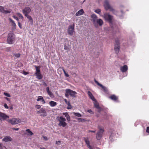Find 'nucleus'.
<instances>
[{
	"label": "nucleus",
	"mask_w": 149,
	"mask_h": 149,
	"mask_svg": "<svg viewBox=\"0 0 149 149\" xmlns=\"http://www.w3.org/2000/svg\"><path fill=\"white\" fill-rule=\"evenodd\" d=\"M15 39V35L13 32L10 31L7 36V42L8 44H13Z\"/></svg>",
	"instance_id": "f257e3e1"
},
{
	"label": "nucleus",
	"mask_w": 149,
	"mask_h": 149,
	"mask_svg": "<svg viewBox=\"0 0 149 149\" xmlns=\"http://www.w3.org/2000/svg\"><path fill=\"white\" fill-rule=\"evenodd\" d=\"M104 6L106 10H109L110 11H111L114 14H117V11L114 10L110 5L108 1L107 0L105 1L104 4Z\"/></svg>",
	"instance_id": "f03ea898"
},
{
	"label": "nucleus",
	"mask_w": 149,
	"mask_h": 149,
	"mask_svg": "<svg viewBox=\"0 0 149 149\" xmlns=\"http://www.w3.org/2000/svg\"><path fill=\"white\" fill-rule=\"evenodd\" d=\"M98 129H99V130L98 131L96 134V138L97 140H100L102 137L104 130L102 128L99 126L98 127Z\"/></svg>",
	"instance_id": "7ed1b4c3"
},
{
	"label": "nucleus",
	"mask_w": 149,
	"mask_h": 149,
	"mask_svg": "<svg viewBox=\"0 0 149 149\" xmlns=\"http://www.w3.org/2000/svg\"><path fill=\"white\" fill-rule=\"evenodd\" d=\"M59 123L58 124L59 126H62L65 127L67 125V123L65 122L66 121V119L62 116H60L57 119Z\"/></svg>",
	"instance_id": "20e7f679"
},
{
	"label": "nucleus",
	"mask_w": 149,
	"mask_h": 149,
	"mask_svg": "<svg viewBox=\"0 0 149 149\" xmlns=\"http://www.w3.org/2000/svg\"><path fill=\"white\" fill-rule=\"evenodd\" d=\"M120 48L119 41L118 38L116 39H115V44L114 49L116 54L118 53Z\"/></svg>",
	"instance_id": "39448f33"
},
{
	"label": "nucleus",
	"mask_w": 149,
	"mask_h": 149,
	"mask_svg": "<svg viewBox=\"0 0 149 149\" xmlns=\"http://www.w3.org/2000/svg\"><path fill=\"white\" fill-rule=\"evenodd\" d=\"M37 113L39 114L41 116L45 117L47 115L46 109L44 108H41L39 111H37Z\"/></svg>",
	"instance_id": "423d86ee"
},
{
	"label": "nucleus",
	"mask_w": 149,
	"mask_h": 149,
	"mask_svg": "<svg viewBox=\"0 0 149 149\" xmlns=\"http://www.w3.org/2000/svg\"><path fill=\"white\" fill-rule=\"evenodd\" d=\"M104 17L105 19L108 21L110 24H112L113 16L108 13L105 14L104 15Z\"/></svg>",
	"instance_id": "0eeeda50"
},
{
	"label": "nucleus",
	"mask_w": 149,
	"mask_h": 149,
	"mask_svg": "<svg viewBox=\"0 0 149 149\" xmlns=\"http://www.w3.org/2000/svg\"><path fill=\"white\" fill-rule=\"evenodd\" d=\"M74 24H73V25H70L68 27L67 30L70 36H72L74 34Z\"/></svg>",
	"instance_id": "6e6552de"
},
{
	"label": "nucleus",
	"mask_w": 149,
	"mask_h": 149,
	"mask_svg": "<svg viewBox=\"0 0 149 149\" xmlns=\"http://www.w3.org/2000/svg\"><path fill=\"white\" fill-rule=\"evenodd\" d=\"M8 121L12 125H15L19 123L20 122V120L19 118H13L8 120Z\"/></svg>",
	"instance_id": "1a4fd4ad"
},
{
	"label": "nucleus",
	"mask_w": 149,
	"mask_h": 149,
	"mask_svg": "<svg viewBox=\"0 0 149 149\" xmlns=\"http://www.w3.org/2000/svg\"><path fill=\"white\" fill-rule=\"evenodd\" d=\"M66 92L68 93L71 96L73 97H75V95L77 94L76 92L70 89H66Z\"/></svg>",
	"instance_id": "9d476101"
},
{
	"label": "nucleus",
	"mask_w": 149,
	"mask_h": 149,
	"mask_svg": "<svg viewBox=\"0 0 149 149\" xmlns=\"http://www.w3.org/2000/svg\"><path fill=\"white\" fill-rule=\"evenodd\" d=\"M8 118L9 116L5 113L0 112V120H4Z\"/></svg>",
	"instance_id": "9b49d317"
},
{
	"label": "nucleus",
	"mask_w": 149,
	"mask_h": 149,
	"mask_svg": "<svg viewBox=\"0 0 149 149\" xmlns=\"http://www.w3.org/2000/svg\"><path fill=\"white\" fill-rule=\"evenodd\" d=\"M31 9L29 7H26L22 10V12L24 15H26L31 12Z\"/></svg>",
	"instance_id": "f8f14e48"
},
{
	"label": "nucleus",
	"mask_w": 149,
	"mask_h": 149,
	"mask_svg": "<svg viewBox=\"0 0 149 149\" xmlns=\"http://www.w3.org/2000/svg\"><path fill=\"white\" fill-rule=\"evenodd\" d=\"M103 24V22L102 20L101 19H98L96 21V22L95 24L94 25L95 27H97L98 24L100 26H102Z\"/></svg>",
	"instance_id": "ddd939ff"
},
{
	"label": "nucleus",
	"mask_w": 149,
	"mask_h": 149,
	"mask_svg": "<svg viewBox=\"0 0 149 149\" xmlns=\"http://www.w3.org/2000/svg\"><path fill=\"white\" fill-rule=\"evenodd\" d=\"M0 12L4 14H8L10 13L11 12L9 10H4L3 6H0Z\"/></svg>",
	"instance_id": "4468645a"
},
{
	"label": "nucleus",
	"mask_w": 149,
	"mask_h": 149,
	"mask_svg": "<svg viewBox=\"0 0 149 149\" xmlns=\"http://www.w3.org/2000/svg\"><path fill=\"white\" fill-rule=\"evenodd\" d=\"M93 24H95L96 21L98 19L97 15L95 14H93L91 16Z\"/></svg>",
	"instance_id": "2eb2a0df"
},
{
	"label": "nucleus",
	"mask_w": 149,
	"mask_h": 149,
	"mask_svg": "<svg viewBox=\"0 0 149 149\" xmlns=\"http://www.w3.org/2000/svg\"><path fill=\"white\" fill-rule=\"evenodd\" d=\"M12 140V139L10 136H6L2 139V141L6 142L8 141H10Z\"/></svg>",
	"instance_id": "dca6fc26"
},
{
	"label": "nucleus",
	"mask_w": 149,
	"mask_h": 149,
	"mask_svg": "<svg viewBox=\"0 0 149 149\" xmlns=\"http://www.w3.org/2000/svg\"><path fill=\"white\" fill-rule=\"evenodd\" d=\"M128 69V67L126 65H125L123 66H122L120 68V70L121 72H126Z\"/></svg>",
	"instance_id": "f3484780"
},
{
	"label": "nucleus",
	"mask_w": 149,
	"mask_h": 149,
	"mask_svg": "<svg viewBox=\"0 0 149 149\" xmlns=\"http://www.w3.org/2000/svg\"><path fill=\"white\" fill-rule=\"evenodd\" d=\"M37 101H40L42 102V104H44L45 103V102L44 100L43 97L41 96H38Z\"/></svg>",
	"instance_id": "a211bd4d"
},
{
	"label": "nucleus",
	"mask_w": 149,
	"mask_h": 149,
	"mask_svg": "<svg viewBox=\"0 0 149 149\" xmlns=\"http://www.w3.org/2000/svg\"><path fill=\"white\" fill-rule=\"evenodd\" d=\"M9 20L10 21V22L11 23L12 26H13L12 28L13 29H15L16 25L14 21L10 18L9 19Z\"/></svg>",
	"instance_id": "6ab92c4d"
},
{
	"label": "nucleus",
	"mask_w": 149,
	"mask_h": 149,
	"mask_svg": "<svg viewBox=\"0 0 149 149\" xmlns=\"http://www.w3.org/2000/svg\"><path fill=\"white\" fill-rule=\"evenodd\" d=\"M88 94L90 97V98L93 100V101H95L96 99L94 98V96H93V94L91 93L90 91H88Z\"/></svg>",
	"instance_id": "aec40b11"
},
{
	"label": "nucleus",
	"mask_w": 149,
	"mask_h": 149,
	"mask_svg": "<svg viewBox=\"0 0 149 149\" xmlns=\"http://www.w3.org/2000/svg\"><path fill=\"white\" fill-rule=\"evenodd\" d=\"M64 101L65 102L66 104L68 105V107H67V109H71L72 107L71 106L70 102L69 101H68L66 99H65Z\"/></svg>",
	"instance_id": "412c9836"
},
{
	"label": "nucleus",
	"mask_w": 149,
	"mask_h": 149,
	"mask_svg": "<svg viewBox=\"0 0 149 149\" xmlns=\"http://www.w3.org/2000/svg\"><path fill=\"white\" fill-rule=\"evenodd\" d=\"M84 13V11L83 9H81L77 12L75 14L76 16H80L83 15Z\"/></svg>",
	"instance_id": "4be33fe9"
},
{
	"label": "nucleus",
	"mask_w": 149,
	"mask_h": 149,
	"mask_svg": "<svg viewBox=\"0 0 149 149\" xmlns=\"http://www.w3.org/2000/svg\"><path fill=\"white\" fill-rule=\"evenodd\" d=\"M94 106L95 107L98 109V112L100 113L101 111V108L99 106L98 103L97 102H95L94 104Z\"/></svg>",
	"instance_id": "5701e85b"
},
{
	"label": "nucleus",
	"mask_w": 149,
	"mask_h": 149,
	"mask_svg": "<svg viewBox=\"0 0 149 149\" xmlns=\"http://www.w3.org/2000/svg\"><path fill=\"white\" fill-rule=\"evenodd\" d=\"M63 114L66 117L67 121L68 122L70 121V118L68 113H63Z\"/></svg>",
	"instance_id": "b1692460"
},
{
	"label": "nucleus",
	"mask_w": 149,
	"mask_h": 149,
	"mask_svg": "<svg viewBox=\"0 0 149 149\" xmlns=\"http://www.w3.org/2000/svg\"><path fill=\"white\" fill-rule=\"evenodd\" d=\"M109 98L114 101H118V97L114 95H113L110 96Z\"/></svg>",
	"instance_id": "393cba45"
},
{
	"label": "nucleus",
	"mask_w": 149,
	"mask_h": 149,
	"mask_svg": "<svg viewBox=\"0 0 149 149\" xmlns=\"http://www.w3.org/2000/svg\"><path fill=\"white\" fill-rule=\"evenodd\" d=\"M25 16L27 17V18L29 20L31 24H33V20L31 16L28 15Z\"/></svg>",
	"instance_id": "a878e982"
},
{
	"label": "nucleus",
	"mask_w": 149,
	"mask_h": 149,
	"mask_svg": "<svg viewBox=\"0 0 149 149\" xmlns=\"http://www.w3.org/2000/svg\"><path fill=\"white\" fill-rule=\"evenodd\" d=\"M35 67L36 68V73H40V68H41L40 66H36L35 65Z\"/></svg>",
	"instance_id": "bb28decb"
},
{
	"label": "nucleus",
	"mask_w": 149,
	"mask_h": 149,
	"mask_svg": "<svg viewBox=\"0 0 149 149\" xmlns=\"http://www.w3.org/2000/svg\"><path fill=\"white\" fill-rule=\"evenodd\" d=\"M50 105L52 107H54L57 105V103L53 101H51L49 102Z\"/></svg>",
	"instance_id": "cd10ccee"
},
{
	"label": "nucleus",
	"mask_w": 149,
	"mask_h": 149,
	"mask_svg": "<svg viewBox=\"0 0 149 149\" xmlns=\"http://www.w3.org/2000/svg\"><path fill=\"white\" fill-rule=\"evenodd\" d=\"M36 78L38 79H41L42 78V76L40 73H35Z\"/></svg>",
	"instance_id": "c85d7f7f"
},
{
	"label": "nucleus",
	"mask_w": 149,
	"mask_h": 149,
	"mask_svg": "<svg viewBox=\"0 0 149 149\" xmlns=\"http://www.w3.org/2000/svg\"><path fill=\"white\" fill-rule=\"evenodd\" d=\"M115 134V133L114 131L111 134L110 136V139L111 140V141H113L112 138V137H113L114 136Z\"/></svg>",
	"instance_id": "c756f323"
},
{
	"label": "nucleus",
	"mask_w": 149,
	"mask_h": 149,
	"mask_svg": "<svg viewBox=\"0 0 149 149\" xmlns=\"http://www.w3.org/2000/svg\"><path fill=\"white\" fill-rule=\"evenodd\" d=\"M26 131L29 133L28 135H32L33 134V133L31 132L29 129H27Z\"/></svg>",
	"instance_id": "7c9ffc66"
},
{
	"label": "nucleus",
	"mask_w": 149,
	"mask_h": 149,
	"mask_svg": "<svg viewBox=\"0 0 149 149\" xmlns=\"http://www.w3.org/2000/svg\"><path fill=\"white\" fill-rule=\"evenodd\" d=\"M20 54L19 53H14L13 55L17 58H19L20 56Z\"/></svg>",
	"instance_id": "2f4dec72"
},
{
	"label": "nucleus",
	"mask_w": 149,
	"mask_h": 149,
	"mask_svg": "<svg viewBox=\"0 0 149 149\" xmlns=\"http://www.w3.org/2000/svg\"><path fill=\"white\" fill-rule=\"evenodd\" d=\"M16 14L19 17V18H20L21 19H23V17L21 13H16Z\"/></svg>",
	"instance_id": "473e14b6"
},
{
	"label": "nucleus",
	"mask_w": 149,
	"mask_h": 149,
	"mask_svg": "<svg viewBox=\"0 0 149 149\" xmlns=\"http://www.w3.org/2000/svg\"><path fill=\"white\" fill-rule=\"evenodd\" d=\"M68 44H66V43H65L64 45V49L65 50H68Z\"/></svg>",
	"instance_id": "72a5a7b5"
},
{
	"label": "nucleus",
	"mask_w": 149,
	"mask_h": 149,
	"mask_svg": "<svg viewBox=\"0 0 149 149\" xmlns=\"http://www.w3.org/2000/svg\"><path fill=\"white\" fill-rule=\"evenodd\" d=\"M95 12L97 13V14H98L100 15V13H101V10L100 9H97L96 10H95Z\"/></svg>",
	"instance_id": "f704fd0d"
},
{
	"label": "nucleus",
	"mask_w": 149,
	"mask_h": 149,
	"mask_svg": "<svg viewBox=\"0 0 149 149\" xmlns=\"http://www.w3.org/2000/svg\"><path fill=\"white\" fill-rule=\"evenodd\" d=\"M74 115L78 117H80L81 116V115L78 113H74Z\"/></svg>",
	"instance_id": "c9c22d12"
},
{
	"label": "nucleus",
	"mask_w": 149,
	"mask_h": 149,
	"mask_svg": "<svg viewBox=\"0 0 149 149\" xmlns=\"http://www.w3.org/2000/svg\"><path fill=\"white\" fill-rule=\"evenodd\" d=\"M102 88L104 92H106L107 91V90L106 87L102 85V86H100Z\"/></svg>",
	"instance_id": "e433bc0d"
},
{
	"label": "nucleus",
	"mask_w": 149,
	"mask_h": 149,
	"mask_svg": "<svg viewBox=\"0 0 149 149\" xmlns=\"http://www.w3.org/2000/svg\"><path fill=\"white\" fill-rule=\"evenodd\" d=\"M94 81L99 86H102V84L99 83L96 79H94Z\"/></svg>",
	"instance_id": "4c0bfd02"
},
{
	"label": "nucleus",
	"mask_w": 149,
	"mask_h": 149,
	"mask_svg": "<svg viewBox=\"0 0 149 149\" xmlns=\"http://www.w3.org/2000/svg\"><path fill=\"white\" fill-rule=\"evenodd\" d=\"M3 94L6 96L7 97H10V95L9 93L4 92Z\"/></svg>",
	"instance_id": "58836bf2"
},
{
	"label": "nucleus",
	"mask_w": 149,
	"mask_h": 149,
	"mask_svg": "<svg viewBox=\"0 0 149 149\" xmlns=\"http://www.w3.org/2000/svg\"><path fill=\"white\" fill-rule=\"evenodd\" d=\"M78 120L79 122H84L85 121V120L84 119L81 118H79L78 119Z\"/></svg>",
	"instance_id": "ea45409f"
},
{
	"label": "nucleus",
	"mask_w": 149,
	"mask_h": 149,
	"mask_svg": "<svg viewBox=\"0 0 149 149\" xmlns=\"http://www.w3.org/2000/svg\"><path fill=\"white\" fill-rule=\"evenodd\" d=\"M35 107L38 109H39L40 108L41 106L37 104L35 106Z\"/></svg>",
	"instance_id": "a19ab883"
},
{
	"label": "nucleus",
	"mask_w": 149,
	"mask_h": 149,
	"mask_svg": "<svg viewBox=\"0 0 149 149\" xmlns=\"http://www.w3.org/2000/svg\"><path fill=\"white\" fill-rule=\"evenodd\" d=\"M69 94L68 93H67L66 89L65 90V97H67L68 98L69 97Z\"/></svg>",
	"instance_id": "79ce46f5"
},
{
	"label": "nucleus",
	"mask_w": 149,
	"mask_h": 149,
	"mask_svg": "<svg viewBox=\"0 0 149 149\" xmlns=\"http://www.w3.org/2000/svg\"><path fill=\"white\" fill-rule=\"evenodd\" d=\"M87 111L90 113L91 114H93V112L91 110H88Z\"/></svg>",
	"instance_id": "37998d69"
},
{
	"label": "nucleus",
	"mask_w": 149,
	"mask_h": 149,
	"mask_svg": "<svg viewBox=\"0 0 149 149\" xmlns=\"http://www.w3.org/2000/svg\"><path fill=\"white\" fill-rule=\"evenodd\" d=\"M13 17L15 19H16L17 20V21H19V19H18V18L17 17L15 16V15H13Z\"/></svg>",
	"instance_id": "c03bdc74"
},
{
	"label": "nucleus",
	"mask_w": 149,
	"mask_h": 149,
	"mask_svg": "<svg viewBox=\"0 0 149 149\" xmlns=\"http://www.w3.org/2000/svg\"><path fill=\"white\" fill-rule=\"evenodd\" d=\"M48 94L50 96H52V92L50 91H49V92H47Z\"/></svg>",
	"instance_id": "a18cd8bd"
},
{
	"label": "nucleus",
	"mask_w": 149,
	"mask_h": 149,
	"mask_svg": "<svg viewBox=\"0 0 149 149\" xmlns=\"http://www.w3.org/2000/svg\"><path fill=\"white\" fill-rule=\"evenodd\" d=\"M18 25L20 29H22V27L21 24L20 23V22L19 21L18 22Z\"/></svg>",
	"instance_id": "49530a36"
},
{
	"label": "nucleus",
	"mask_w": 149,
	"mask_h": 149,
	"mask_svg": "<svg viewBox=\"0 0 149 149\" xmlns=\"http://www.w3.org/2000/svg\"><path fill=\"white\" fill-rule=\"evenodd\" d=\"M4 107L5 108L7 109H8L9 108L8 107L6 104H4Z\"/></svg>",
	"instance_id": "de8ad7c7"
},
{
	"label": "nucleus",
	"mask_w": 149,
	"mask_h": 149,
	"mask_svg": "<svg viewBox=\"0 0 149 149\" xmlns=\"http://www.w3.org/2000/svg\"><path fill=\"white\" fill-rule=\"evenodd\" d=\"M146 132L149 133V127H147L146 128Z\"/></svg>",
	"instance_id": "09e8293b"
},
{
	"label": "nucleus",
	"mask_w": 149,
	"mask_h": 149,
	"mask_svg": "<svg viewBox=\"0 0 149 149\" xmlns=\"http://www.w3.org/2000/svg\"><path fill=\"white\" fill-rule=\"evenodd\" d=\"M43 139H45V140L47 141L48 140L47 138V137H46L45 136H43Z\"/></svg>",
	"instance_id": "8fccbe9b"
},
{
	"label": "nucleus",
	"mask_w": 149,
	"mask_h": 149,
	"mask_svg": "<svg viewBox=\"0 0 149 149\" xmlns=\"http://www.w3.org/2000/svg\"><path fill=\"white\" fill-rule=\"evenodd\" d=\"M13 130H15L16 131H18L19 130V128H13Z\"/></svg>",
	"instance_id": "3c124183"
},
{
	"label": "nucleus",
	"mask_w": 149,
	"mask_h": 149,
	"mask_svg": "<svg viewBox=\"0 0 149 149\" xmlns=\"http://www.w3.org/2000/svg\"><path fill=\"white\" fill-rule=\"evenodd\" d=\"M64 74L66 77H69V75L68 73H66Z\"/></svg>",
	"instance_id": "603ef678"
},
{
	"label": "nucleus",
	"mask_w": 149,
	"mask_h": 149,
	"mask_svg": "<svg viewBox=\"0 0 149 149\" xmlns=\"http://www.w3.org/2000/svg\"><path fill=\"white\" fill-rule=\"evenodd\" d=\"M46 91H47V92H49V91H50L49 90V88L48 87H47L46 88Z\"/></svg>",
	"instance_id": "864d4df0"
},
{
	"label": "nucleus",
	"mask_w": 149,
	"mask_h": 149,
	"mask_svg": "<svg viewBox=\"0 0 149 149\" xmlns=\"http://www.w3.org/2000/svg\"><path fill=\"white\" fill-rule=\"evenodd\" d=\"M61 142L60 141H56V144L58 145H59V143Z\"/></svg>",
	"instance_id": "5fc2aeb1"
},
{
	"label": "nucleus",
	"mask_w": 149,
	"mask_h": 149,
	"mask_svg": "<svg viewBox=\"0 0 149 149\" xmlns=\"http://www.w3.org/2000/svg\"><path fill=\"white\" fill-rule=\"evenodd\" d=\"M89 132H91L93 133H95V131H92V130H89Z\"/></svg>",
	"instance_id": "6e6d98bb"
},
{
	"label": "nucleus",
	"mask_w": 149,
	"mask_h": 149,
	"mask_svg": "<svg viewBox=\"0 0 149 149\" xmlns=\"http://www.w3.org/2000/svg\"><path fill=\"white\" fill-rule=\"evenodd\" d=\"M23 73L25 75H26L28 74V73L27 72H25L24 71H23Z\"/></svg>",
	"instance_id": "4d7b16f0"
},
{
	"label": "nucleus",
	"mask_w": 149,
	"mask_h": 149,
	"mask_svg": "<svg viewBox=\"0 0 149 149\" xmlns=\"http://www.w3.org/2000/svg\"><path fill=\"white\" fill-rule=\"evenodd\" d=\"M7 49L8 51H10V47H8V48H7Z\"/></svg>",
	"instance_id": "13d9d810"
},
{
	"label": "nucleus",
	"mask_w": 149,
	"mask_h": 149,
	"mask_svg": "<svg viewBox=\"0 0 149 149\" xmlns=\"http://www.w3.org/2000/svg\"><path fill=\"white\" fill-rule=\"evenodd\" d=\"M63 72H64V74H65V73H66V72H65V70H64L63 68Z\"/></svg>",
	"instance_id": "bf43d9fd"
},
{
	"label": "nucleus",
	"mask_w": 149,
	"mask_h": 149,
	"mask_svg": "<svg viewBox=\"0 0 149 149\" xmlns=\"http://www.w3.org/2000/svg\"><path fill=\"white\" fill-rule=\"evenodd\" d=\"M0 149H3L2 148V145L0 147Z\"/></svg>",
	"instance_id": "052dcab7"
},
{
	"label": "nucleus",
	"mask_w": 149,
	"mask_h": 149,
	"mask_svg": "<svg viewBox=\"0 0 149 149\" xmlns=\"http://www.w3.org/2000/svg\"><path fill=\"white\" fill-rule=\"evenodd\" d=\"M6 99L7 100H9V99L8 98H7V97H6Z\"/></svg>",
	"instance_id": "680f3d73"
},
{
	"label": "nucleus",
	"mask_w": 149,
	"mask_h": 149,
	"mask_svg": "<svg viewBox=\"0 0 149 149\" xmlns=\"http://www.w3.org/2000/svg\"><path fill=\"white\" fill-rule=\"evenodd\" d=\"M40 149H45V148H40Z\"/></svg>",
	"instance_id": "e2e57ef3"
},
{
	"label": "nucleus",
	"mask_w": 149,
	"mask_h": 149,
	"mask_svg": "<svg viewBox=\"0 0 149 149\" xmlns=\"http://www.w3.org/2000/svg\"><path fill=\"white\" fill-rule=\"evenodd\" d=\"M2 145V144L1 143H0V147Z\"/></svg>",
	"instance_id": "0e129e2a"
},
{
	"label": "nucleus",
	"mask_w": 149,
	"mask_h": 149,
	"mask_svg": "<svg viewBox=\"0 0 149 149\" xmlns=\"http://www.w3.org/2000/svg\"><path fill=\"white\" fill-rule=\"evenodd\" d=\"M121 12L122 14H123V12L122 10H121Z\"/></svg>",
	"instance_id": "69168bd1"
},
{
	"label": "nucleus",
	"mask_w": 149,
	"mask_h": 149,
	"mask_svg": "<svg viewBox=\"0 0 149 149\" xmlns=\"http://www.w3.org/2000/svg\"><path fill=\"white\" fill-rule=\"evenodd\" d=\"M10 109H13V107H10Z\"/></svg>",
	"instance_id": "338daca9"
},
{
	"label": "nucleus",
	"mask_w": 149,
	"mask_h": 149,
	"mask_svg": "<svg viewBox=\"0 0 149 149\" xmlns=\"http://www.w3.org/2000/svg\"><path fill=\"white\" fill-rule=\"evenodd\" d=\"M45 84H46V86H47V85Z\"/></svg>",
	"instance_id": "774afa93"
}]
</instances>
